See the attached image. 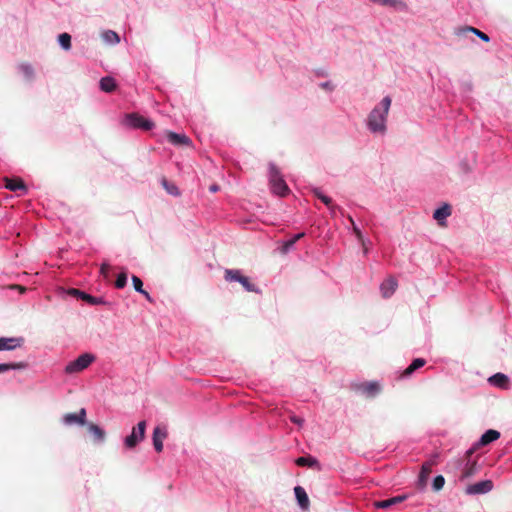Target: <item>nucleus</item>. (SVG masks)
I'll use <instances>...</instances> for the list:
<instances>
[{
    "instance_id": "f8f14e48",
    "label": "nucleus",
    "mask_w": 512,
    "mask_h": 512,
    "mask_svg": "<svg viewBox=\"0 0 512 512\" xmlns=\"http://www.w3.org/2000/svg\"><path fill=\"white\" fill-rule=\"evenodd\" d=\"M406 497V495H399L389 499L376 501L374 502V506L378 509H390L392 506L403 502Z\"/></svg>"
},
{
    "instance_id": "423d86ee",
    "label": "nucleus",
    "mask_w": 512,
    "mask_h": 512,
    "mask_svg": "<svg viewBox=\"0 0 512 512\" xmlns=\"http://www.w3.org/2000/svg\"><path fill=\"white\" fill-rule=\"evenodd\" d=\"M493 489V482L491 480H483L466 487L465 493L467 495L485 494Z\"/></svg>"
},
{
    "instance_id": "dca6fc26",
    "label": "nucleus",
    "mask_w": 512,
    "mask_h": 512,
    "mask_svg": "<svg viewBox=\"0 0 512 512\" xmlns=\"http://www.w3.org/2000/svg\"><path fill=\"white\" fill-rule=\"evenodd\" d=\"M22 338H0V351L2 350H14L22 345Z\"/></svg>"
},
{
    "instance_id": "9b49d317",
    "label": "nucleus",
    "mask_w": 512,
    "mask_h": 512,
    "mask_svg": "<svg viewBox=\"0 0 512 512\" xmlns=\"http://www.w3.org/2000/svg\"><path fill=\"white\" fill-rule=\"evenodd\" d=\"M450 215H451V206L449 204H444L442 207L435 210V212L433 214V218L437 221V223L440 226L445 227L446 226L445 220Z\"/></svg>"
},
{
    "instance_id": "4468645a",
    "label": "nucleus",
    "mask_w": 512,
    "mask_h": 512,
    "mask_svg": "<svg viewBox=\"0 0 512 512\" xmlns=\"http://www.w3.org/2000/svg\"><path fill=\"white\" fill-rule=\"evenodd\" d=\"M5 188L9 189L10 191H23L26 193L27 186L25 185L24 181L21 178H5Z\"/></svg>"
},
{
    "instance_id": "c9c22d12",
    "label": "nucleus",
    "mask_w": 512,
    "mask_h": 512,
    "mask_svg": "<svg viewBox=\"0 0 512 512\" xmlns=\"http://www.w3.org/2000/svg\"><path fill=\"white\" fill-rule=\"evenodd\" d=\"M162 184H163V186L165 187V189L167 190V192L169 194H171V195H178L179 194L178 188L174 184H169L166 179L162 180Z\"/></svg>"
},
{
    "instance_id": "49530a36",
    "label": "nucleus",
    "mask_w": 512,
    "mask_h": 512,
    "mask_svg": "<svg viewBox=\"0 0 512 512\" xmlns=\"http://www.w3.org/2000/svg\"><path fill=\"white\" fill-rule=\"evenodd\" d=\"M425 360L422 359V358H418V369H420L421 367H423L425 365Z\"/></svg>"
},
{
    "instance_id": "7ed1b4c3",
    "label": "nucleus",
    "mask_w": 512,
    "mask_h": 512,
    "mask_svg": "<svg viewBox=\"0 0 512 512\" xmlns=\"http://www.w3.org/2000/svg\"><path fill=\"white\" fill-rule=\"evenodd\" d=\"M270 185L273 193L279 195V196H285L289 192V188L280 175V172L276 168L275 165H270Z\"/></svg>"
},
{
    "instance_id": "39448f33",
    "label": "nucleus",
    "mask_w": 512,
    "mask_h": 512,
    "mask_svg": "<svg viewBox=\"0 0 512 512\" xmlns=\"http://www.w3.org/2000/svg\"><path fill=\"white\" fill-rule=\"evenodd\" d=\"M125 120L127 125H129L130 127L142 129L144 131H149L155 126V124L152 121L137 113H131L126 115Z\"/></svg>"
},
{
    "instance_id": "412c9836",
    "label": "nucleus",
    "mask_w": 512,
    "mask_h": 512,
    "mask_svg": "<svg viewBox=\"0 0 512 512\" xmlns=\"http://www.w3.org/2000/svg\"><path fill=\"white\" fill-rule=\"evenodd\" d=\"M371 2L375 4H379L384 7H393L398 10L405 9L406 5L401 0H370Z\"/></svg>"
},
{
    "instance_id": "6ab92c4d",
    "label": "nucleus",
    "mask_w": 512,
    "mask_h": 512,
    "mask_svg": "<svg viewBox=\"0 0 512 512\" xmlns=\"http://www.w3.org/2000/svg\"><path fill=\"white\" fill-rule=\"evenodd\" d=\"M433 462H425L422 467L420 474L418 475V486H424L426 481L432 472Z\"/></svg>"
},
{
    "instance_id": "20e7f679",
    "label": "nucleus",
    "mask_w": 512,
    "mask_h": 512,
    "mask_svg": "<svg viewBox=\"0 0 512 512\" xmlns=\"http://www.w3.org/2000/svg\"><path fill=\"white\" fill-rule=\"evenodd\" d=\"M146 422L140 421L132 432L124 439V445L128 449L134 448L145 437Z\"/></svg>"
},
{
    "instance_id": "7c9ffc66",
    "label": "nucleus",
    "mask_w": 512,
    "mask_h": 512,
    "mask_svg": "<svg viewBox=\"0 0 512 512\" xmlns=\"http://www.w3.org/2000/svg\"><path fill=\"white\" fill-rule=\"evenodd\" d=\"M243 275L240 273L239 270H232V269H227L225 271V279L227 281H237L239 282V279H241Z\"/></svg>"
},
{
    "instance_id": "f257e3e1",
    "label": "nucleus",
    "mask_w": 512,
    "mask_h": 512,
    "mask_svg": "<svg viewBox=\"0 0 512 512\" xmlns=\"http://www.w3.org/2000/svg\"><path fill=\"white\" fill-rule=\"evenodd\" d=\"M391 102L392 99L389 96H386L370 112L367 119V126L371 132L381 134L385 133L386 119L391 106Z\"/></svg>"
},
{
    "instance_id": "de8ad7c7",
    "label": "nucleus",
    "mask_w": 512,
    "mask_h": 512,
    "mask_svg": "<svg viewBox=\"0 0 512 512\" xmlns=\"http://www.w3.org/2000/svg\"><path fill=\"white\" fill-rule=\"evenodd\" d=\"M141 294H142V295H144V296L146 297V299H147V300L152 301V299H151V297H150L149 293H148L146 290H145V293H141Z\"/></svg>"
},
{
    "instance_id": "37998d69",
    "label": "nucleus",
    "mask_w": 512,
    "mask_h": 512,
    "mask_svg": "<svg viewBox=\"0 0 512 512\" xmlns=\"http://www.w3.org/2000/svg\"><path fill=\"white\" fill-rule=\"evenodd\" d=\"M109 269H110V266H109L108 264H106V263H103V264L101 265V269H100L101 274H102L103 276L107 277L108 272H109Z\"/></svg>"
},
{
    "instance_id": "5701e85b",
    "label": "nucleus",
    "mask_w": 512,
    "mask_h": 512,
    "mask_svg": "<svg viewBox=\"0 0 512 512\" xmlns=\"http://www.w3.org/2000/svg\"><path fill=\"white\" fill-rule=\"evenodd\" d=\"M117 87V84H116V81L114 78L112 77H103L101 80H100V88L102 91L106 92V93H111L113 92Z\"/></svg>"
},
{
    "instance_id": "c03bdc74",
    "label": "nucleus",
    "mask_w": 512,
    "mask_h": 512,
    "mask_svg": "<svg viewBox=\"0 0 512 512\" xmlns=\"http://www.w3.org/2000/svg\"><path fill=\"white\" fill-rule=\"evenodd\" d=\"M290 419L293 423H296L298 425H301L303 423V419H301L297 416H292Z\"/></svg>"
},
{
    "instance_id": "cd10ccee",
    "label": "nucleus",
    "mask_w": 512,
    "mask_h": 512,
    "mask_svg": "<svg viewBox=\"0 0 512 512\" xmlns=\"http://www.w3.org/2000/svg\"><path fill=\"white\" fill-rule=\"evenodd\" d=\"M102 38L105 42L110 43V44H118L120 42L119 35L112 30L105 31L102 34Z\"/></svg>"
},
{
    "instance_id": "6e6552de",
    "label": "nucleus",
    "mask_w": 512,
    "mask_h": 512,
    "mask_svg": "<svg viewBox=\"0 0 512 512\" xmlns=\"http://www.w3.org/2000/svg\"><path fill=\"white\" fill-rule=\"evenodd\" d=\"M63 422L66 425H85L86 424V410L81 408L78 413H67L63 417Z\"/></svg>"
},
{
    "instance_id": "0eeeda50",
    "label": "nucleus",
    "mask_w": 512,
    "mask_h": 512,
    "mask_svg": "<svg viewBox=\"0 0 512 512\" xmlns=\"http://www.w3.org/2000/svg\"><path fill=\"white\" fill-rule=\"evenodd\" d=\"M356 389L365 393L368 397H375L382 390V387L379 382L371 381V382H363L356 385Z\"/></svg>"
},
{
    "instance_id": "8fccbe9b",
    "label": "nucleus",
    "mask_w": 512,
    "mask_h": 512,
    "mask_svg": "<svg viewBox=\"0 0 512 512\" xmlns=\"http://www.w3.org/2000/svg\"><path fill=\"white\" fill-rule=\"evenodd\" d=\"M354 231L357 234V236L360 238L361 237L360 231L356 227H354Z\"/></svg>"
},
{
    "instance_id": "79ce46f5",
    "label": "nucleus",
    "mask_w": 512,
    "mask_h": 512,
    "mask_svg": "<svg viewBox=\"0 0 512 512\" xmlns=\"http://www.w3.org/2000/svg\"><path fill=\"white\" fill-rule=\"evenodd\" d=\"M320 87L328 91H332L334 89V85L331 82H323L320 84Z\"/></svg>"
},
{
    "instance_id": "9d476101",
    "label": "nucleus",
    "mask_w": 512,
    "mask_h": 512,
    "mask_svg": "<svg viewBox=\"0 0 512 512\" xmlns=\"http://www.w3.org/2000/svg\"><path fill=\"white\" fill-rule=\"evenodd\" d=\"M397 286L398 285L396 279L392 276L388 277L382 282L380 286L382 296L384 298H389L396 291Z\"/></svg>"
},
{
    "instance_id": "a211bd4d",
    "label": "nucleus",
    "mask_w": 512,
    "mask_h": 512,
    "mask_svg": "<svg viewBox=\"0 0 512 512\" xmlns=\"http://www.w3.org/2000/svg\"><path fill=\"white\" fill-rule=\"evenodd\" d=\"M468 32H471V33L475 34L476 36H478L484 42H489L490 41V38H489V36L486 33L482 32L479 29L474 28L472 26L460 27L456 31V34L460 36V35H463V34L468 33Z\"/></svg>"
},
{
    "instance_id": "09e8293b",
    "label": "nucleus",
    "mask_w": 512,
    "mask_h": 512,
    "mask_svg": "<svg viewBox=\"0 0 512 512\" xmlns=\"http://www.w3.org/2000/svg\"><path fill=\"white\" fill-rule=\"evenodd\" d=\"M210 191H212V192H216V191H218V186H217V185H212V186L210 187Z\"/></svg>"
},
{
    "instance_id": "c756f323",
    "label": "nucleus",
    "mask_w": 512,
    "mask_h": 512,
    "mask_svg": "<svg viewBox=\"0 0 512 512\" xmlns=\"http://www.w3.org/2000/svg\"><path fill=\"white\" fill-rule=\"evenodd\" d=\"M58 40L63 49L69 50L71 48V36L68 33L60 34Z\"/></svg>"
},
{
    "instance_id": "c85d7f7f",
    "label": "nucleus",
    "mask_w": 512,
    "mask_h": 512,
    "mask_svg": "<svg viewBox=\"0 0 512 512\" xmlns=\"http://www.w3.org/2000/svg\"><path fill=\"white\" fill-rule=\"evenodd\" d=\"M295 463L298 466H309L312 467L317 464V460L313 457H299L296 459Z\"/></svg>"
},
{
    "instance_id": "58836bf2",
    "label": "nucleus",
    "mask_w": 512,
    "mask_h": 512,
    "mask_svg": "<svg viewBox=\"0 0 512 512\" xmlns=\"http://www.w3.org/2000/svg\"><path fill=\"white\" fill-rule=\"evenodd\" d=\"M414 371H416V359H413L410 365L405 369V371L400 375V378L411 375Z\"/></svg>"
},
{
    "instance_id": "a18cd8bd",
    "label": "nucleus",
    "mask_w": 512,
    "mask_h": 512,
    "mask_svg": "<svg viewBox=\"0 0 512 512\" xmlns=\"http://www.w3.org/2000/svg\"><path fill=\"white\" fill-rule=\"evenodd\" d=\"M11 288L18 289L21 293H24L26 291V287L21 286V285H12Z\"/></svg>"
},
{
    "instance_id": "4be33fe9",
    "label": "nucleus",
    "mask_w": 512,
    "mask_h": 512,
    "mask_svg": "<svg viewBox=\"0 0 512 512\" xmlns=\"http://www.w3.org/2000/svg\"><path fill=\"white\" fill-rule=\"evenodd\" d=\"M478 472L477 462L474 460L472 462H467L466 466L463 468L460 479L464 480L474 476Z\"/></svg>"
},
{
    "instance_id": "473e14b6",
    "label": "nucleus",
    "mask_w": 512,
    "mask_h": 512,
    "mask_svg": "<svg viewBox=\"0 0 512 512\" xmlns=\"http://www.w3.org/2000/svg\"><path fill=\"white\" fill-rule=\"evenodd\" d=\"M20 70H21V72L23 73V75L25 76L26 79H28V80H32L33 79V77H34V70H33V68L30 65L22 64L20 66Z\"/></svg>"
},
{
    "instance_id": "ddd939ff",
    "label": "nucleus",
    "mask_w": 512,
    "mask_h": 512,
    "mask_svg": "<svg viewBox=\"0 0 512 512\" xmlns=\"http://www.w3.org/2000/svg\"><path fill=\"white\" fill-rule=\"evenodd\" d=\"M167 140L177 146H188L191 143L189 137L185 134H177L175 132H167Z\"/></svg>"
},
{
    "instance_id": "bb28decb",
    "label": "nucleus",
    "mask_w": 512,
    "mask_h": 512,
    "mask_svg": "<svg viewBox=\"0 0 512 512\" xmlns=\"http://www.w3.org/2000/svg\"><path fill=\"white\" fill-rule=\"evenodd\" d=\"M313 194L320 199L330 210H334L335 205L332 203V199L324 195L319 188L313 189Z\"/></svg>"
},
{
    "instance_id": "2eb2a0df",
    "label": "nucleus",
    "mask_w": 512,
    "mask_h": 512,
    "mask_svg": "<svg viewBox=\"0 0 512 512\" xmlns=\"http://www.w3.org/2000/svg\"><path fill=\"white\" fill-rule=\"evenodd\" d=\"M294 493L301 509L308 510L310 501L305 489L301 486H296L294 488Z\"/></svg>"
},
{
    "instance_id": "f03ea898",
    "label": "nucleus",
    "mask_w": 512,
    "mask_h": 512,
    "mask_svg": "<svg viewBox=\"0 0 512 512\" xmlns=\"http://www.w3.org/2000/svg\"><path fill=\"white\" fill-rule=\"evenodd\" d=\"M95 361V356L91 353H83L74 361L69 362L65 367L66 374L79 373L88 368Z\"/></svg>"
},
{
    "instance_id": "ea45409f",
    "label": "nucleus",
    "mask_w": 512,
    "mask_h": 512,
    "mask_svg": "<svg viewBox=\"0 0 512 512\" xmlns=\"http://www.w3.org/2000/svg\"><path fill=\"white\" fill-rule=\"evenodd\" d=\"M68 294L73 297L82 299L84 292L75 288H71L68 290Z\"/></svg>"
},
{
    "instance_id": "4c0bfd02",
    "label": "nucleus",
    "mask_w": 512,
    "mask_h": 512,
    "mask_svg": "<svg viewBox=\"0 0 512 512\" xmlns=\"http://www.w3.org/2000/svg\"><path fill=\"white\" fill-rule=\"evenodd\" d=\"M132 283H133L134 289L137 292L145 293V290L143 289V282H142V280L139 277L133 275L132 276Z\"/></svg>"
},
{
    "instance_id": "b1692460",
    "label": "nucleus",
    "mask_w": 512,
    "mask_h": 512,
    "mask_svg": "<svg viewBox=\"0 0 512 512\" xmlns=\"http://www.w3.org/2000/svg\"><path fill=\"white\" fill-rule=\"evenodd\" d=\"M26 367H27V363H25V362L1 363L0 364V373H4L9 370H23Z\"/></svg>"
},
{
    "instance_id": "a878e982",
    "label": "nucleus",
    "mask_w": 512,
    "mask_h": 512,
    "mask_svg": "<svg viewBox=\"0 0 512 512\" xmlns=\"http://www.w3.org/2000/svg\"><path fill=\"white\" fill-rule=\"evenodd\" d=\"M304 235H305L304 233H298V234H296L295 236H293L291 239H289V240L285 241V242L283 243V245H282L281 252H282L283 254H286L287 252H289V251L292 249V247L294 246V244H295L298 240H300L301 238H303V237H304Z\"/></svg>"
},
{
    "instance_id": "393cba45",
    "label": "nucleus",
    "mask_w": 512,
    "mask_h": 512,
    "mask_svg": "<svg viewBox=\"0 0 512 512\" xmlns=\"http://www.w3.org/2000/svg\"><path fill=\"white\" fill-rule=\"evenodd\" d=\"M87 427L88 431L95 437V439L98 441H103L105 439V431L98 425L89 423Z\"/></svg>"
},
{
    "instance_id": "f704fd0d",
    "label": "nucleus",
    "mask_w": 512,
    "mask_h": 512,
    "mask_svg": "<svg viewBox=\"0 0 512 512\" xmlns=\"http://www.w3.org/2000/svg\"><path fill=\"white\" fill-rule=\"evenodd\" d=\"M445 484V479L443 476L438 475L433 480V489L434 491H440Z\"/></svg>"
},
{
    "instance_id": "aec40b11",
    "label": "nucleus",
    "mask_w": 512,
    "mask_h": 512,
    "mask_svg": "<svg viewBox=\"0 0 512 512\" xmlns=\"http://www.w3.org/2000/svg\"><path fill=\"white\" fill-rule=\"evenodd\" d=\"M489 382L496 387L507 388L509 384V378L503 373H496L489 378Z\"/></svg>"
},
{
    "instance_id": "2f4dec72",
    "label": "nucleus",
    "mask_w": 512,
    "mask_h": 512,
    "mask_svg": "<svg viewBox=\"0 0 512 512\" xmlns=\"http://www.w3.org/2000/svg\"><path fill=\"white\" fill-rule=\"evenodd\" d=\"M239 283L245 288L248 292H257V289L254 284H252L248 277L242 276L241 279H239Z\"/></svg>"
},
{
    "instance_id": "a19ab883",
    "label": "nucleus",
    "mask_w": 512,
    "mask_h": 512,
    "mask_svg": "<svg viewBox=\"0 0 512 512\" xmlns=\"http://www.w3.org/2000/svg\"><path fill=\"white\" fill-rule=\"evenodd\" d=\"M480 446H476V444L470 448L469 450L466 451L465 453V460H467V462H470V457L473 455V453L479 448Z\"/></svg>"
},
{
    "instance_id": "e433bc0d",
    "label": "nucleus",
    "mask_w": 512,
    "mask_h": 512,
    "mask_svg": "<svg viewBox=\"0 0 512 512\" xmlns=\"http://www.w3.org/2000/svg\"><path fill=\"white\" fill-rule=\"evenodd\" d=\"M127 283V275L126 273H120L115 281V286L118 289L124 288Z\"/></svg>"
},
{
    "instance_id": "72a5a7b5",
    "label": "nucleus",
    "mask_w": 512,
    "mask_h": 512,
    "mask_svg": "<svg viewBox=\"0 0 512 512\" xmlns=\"http://www.w3.org/2000/svg\"><path fill=\"white\" fill-rule=\"evenodd\" d=\"M82 300L91 304V305H98L104 303V301L101 298H96L94 296H91L84 292Z\"/></svg>"
},
{
    "instance_id": "f3484780",
    "label": "nucleus",
    "mask_w": 512,
    "mask_h": 512,
    "mask_svg": "<svg viewBox=\"0 0 512 512\" xmlns=\"http://www.w3.org/2000/svg\"><path fill=\"white\" fill-rule=\"evenodd\" d=\"M500 437V433L497 430L489 429L487 430L480 438V440L476 443V446H485L489 443L497 440Z\"/></svg>"
},
{
    "instance_id": "1a4fd4ad",
    "label": "nucleus",
    "mask_w": 512,
    "mask_h": 512,
    "mask_svg": "<svg viewBox=\"0 0 512 512\" xmlns=\"http://www.w3.org/2000/svg\"><path fill=\"white\" fill-rule=\"evenodd\" d=\"M167 437V430L165 427L157 426L153 431V446L155 450L160 453L163 450V440Z\"/></svg>"
}]
</instances>
